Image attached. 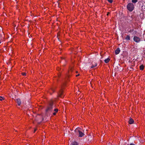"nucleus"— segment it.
Returning a JSON list of instances; mask_svg holds the SVG:
<instances>
[{
	"label": "nucleus",
	"mask_w": 145,
	"mask_h": 145,
	"mask_svg": "<svg viewBox=\"0 0 145 145\" xmlns=\"http://www.w3.org/2000/svg\"><path fill=\"white\" fill-rule=\"evenodd\" d=\"M140 68L141 70H142L144 69V66L143 65H141L140 66Z\"/></svg>",
	"instance_id": "nucleus-13"
},
{
	"label": "nucleus",
	"mask_w": 145,
	"mask_h": 145,
	"mask_svg": "<svg viewBox=\"0 0 145 145\" xmlns=\"http://www.w3.org/2000/svg\"><path fill=\"white\" fill-rule=\"evenodd\" d=\"M138 1V0H132V2L133 3H136Z\"/></svg>",
	"instance_id": "nucleus-14"
},
{
	"label": "nucleus",
	"mask_w": 145,
	"mask_h": 145,
	"mask_svg": "<svg viewBox=\"0 0 145 145\" xmlns=\"http://www.w3.org/2000/svg\"><path fill=\"white\" fill-rule=\"evenodd\" d=\"M107 0L110 3H112L113 1V0Z\"/></svg>",
	"instance_id": "nucleus-17"
},
{
	"label": "nucleus",
	"mask_w": 145,
	"mask_h": 145,
	"mask_svg": "<svg viewBox=\"0 0 145 145\" xmlns=\"http://www.w3.org/2000/svg\"><path fill=\"white\" fill-rule=\"evenodd\" d=\"M129 68H130L129 69H130V71H131V70L133 69V68L132 67H129Z\"/></svg>",
	"instance_id": "nucleus-20"
},
{
	"label": "nucleus",
	"mask_w": 145,
	"mask_h": 145,
	"mask_svg": "<svg viewBox=\"0 0 145 145\" xmlns=\"http://www.w3.org/2000/svg\"><path fill=\"white\" fill-rule=\"evenodd\" d=\"M110 61V59L109 58H107L104 60L105 62L106 63H108Z\"/></svg>",
	"instance_id": "nucleus-9"
},
{
	"label": "nucleus",
	"mask_w": 145,
	"mask_h": 145,
	"mask_svg": "<svg viewBox=\"0 0 145 145\" xmlns=\"http://www.w3.org/2000/svg\"><path fill=\"white\" fill-rule=\"evenodd\" d=\"M36 130H37V129H35L34 130V133H35V131H36Z\"/></svg>",
	"instance_id": "nucleus-24"
},
{
	"label": "nucleus",
	"mask_w": 145,
	"mask_h": 145,
	"mask_svg": "<svg viewBox=\"0 0 145 145\" xmlns=\"http://www.w3.org/2000/svg\"><path fill=\"white\" fill-rule=\"evenodd\" d=\"M59 96L61 98H63L64 96V95L63 93V91L61 89H60L59 92L57 93Z\"/></svg>",
	"instance_id": "nucleus-3"
},
{
	"label": "nucleus",
	"mask_w": 145,
	"mask_h": 145,
	"mask_svg": "<svg viewBox=\"0 0 145 145\" xmlns=\"http://www.w3.org/2000/svg\"><path fill=\"white\" fill-rule=\"evenodd\" d=\"M22 74L23 76H25L26 75V73L25 72H23L22 73Z\"/></svg>",
	"instance_id": "nucleus-18"
},
{
	"label": "nucleus",
	"mask_w": 145,
	"mask_h": 145,
	"mask_svg": "<svg viewBox=\"0 0 145 145\" xmlns=\"http://www.w3.org/2000/svg\"><path fill=\"white\" fill-rule=\"evenodd\" d=\"M120 51V48H117L115 51V54L116 55L118 54L119 53Z\"/></svg>",
	"instance_id": "nucleus-8"
},
{
	"label": "nucleus",
	"mask_w": 145,
	"mask_h": 145,
	"mask_svg": "<svg viewBox=\"0 0 145 145\" xmlns=\"http://www.w3.org/2000/svg\"><path fill=\"white\" fill-rule=\"evenodd\" d=\"M4 98L1 96H0V100L1 101L4 99Z\"/></svg>",
	"instance_id": "nucleus-15"
},
{
	"label": "nucleus",
	"mask_w": 145,
	"mask_h": 145,
	"mask_svg": "<svg viewBox=\"0 0 145 145\" xmlns=\"http://www.w3.org/2000/svg\"><path fill=\"white\" fill-rule=\"evenodd\" d=\"M16 103L18 106H20L21 103V101L20 99H16Z\"/></svg>",
	"instance_id": "nucleus-5"
},
{
	"label": "nucleus",
	"mask_w": 145,
	"mask_h": 145,
	"mask_svg": "<svg viewBox=\"0 0 145 145\" xmlns=\"http://www.w3.org/2000/svg\"><path fill=\"white\" fill-rule=\"evenodd\" d=\"M78 143L76 141L73 142L71 143V145H78Z\"/></svg>",
	"instance_id": "nucleus-10"
},
{
	"label": "nucleus",
	"mask_w": 145,
	"mask_h": 145,
	"mask_svg": "<svg viewBox=\"0 0 145 145\" xmlns=\"http://www.w3.org/2000/svg\"><path fill=\"white\" fill-rule=\"evenodd\" d=\"M54 111L55 112H57L58 111V109L57 108H55L54 109Z\"/></svg>",
	"instance_id": "nucleus-16"
},
{
	"label": "nucleus",
	"mask_w": 145,
	"mask_h": 145,
	"mask_svg": "<svg viewBox=\"0 0 145 145\" xmlns=\"http://www.w3.org/2000/svg\"><path fill=\"white\" fill-rule=\"evenodd\" d=\"M127 9L130 12L132 11L134 8V5L133 3H129L127 6Z\"/></svg>",
	"instance_id": "nucleus-2"
},
{
	"label": "nucleus",
	"mask_w": 145,
	"mask_h": 145,
	"mask_svg": "<svg viewBox=\"0 0 145 145\" xmlns=\"http://www.w3.org/2000/svg\"><path fill=\"white\" fill-rule=\"evenodd\" d=\"M78 132L79 133V137H82L84 135V134L82 132H81L80 131H78Z\"/></svg>",
	"instance_id": "nucleus-7"
},
{
	"label": "nucleus",
	"mask_w": 145,
	"mask_h": 145,
	"mask_svg": "<svg viewBox=\"0 0 145 145\" xmlns=\"http://www.w3.org/2000/svg\"><path fill=\"white\" fill-rule=\"evenodd\" d=\"M110 14V12H108V13L107 14V15L108 16Z\"/></svg>",
	"instance_id": "nucleus-21"
},
{
	"label": "nucleus",
	"mask_w": 145,
	"mask_h": 145,
	"mask_svg": "<svg viewBox=\"0 0 145 145\" xmlns=\"http://www.w3.org/2000/svg\"><path fill=\"white\" fill-rule=\"evenodd\" d=\"M128 122L129 124H132L134 123V121L133 119L130 117L129 118Z\"/></svg>",
	"instance_id": "nucleus-6"
},
{
	"label": "nucleus",
	"mask_w": 145,
	"mask_h": 145,
	"mask_svg": "<svg viewBox=\"0 0 145 145\" xmlns=\"http://www.w3.org/2000/svg\"><path fill=\"white\" fill-rule=\"evenodd\" d=\"M125 39L126 40H130V36L129 35H127Z\"/></svg>",
	"instance_id": "nucleus-12"
},
{
	"label": "nucleus",
	"mask_w": 145,
	"mask_h": 145,
	"mask_svg": "<svg viewBox=\"0 0 145 145\" xmlns=\"http://www.w3.org/2000/svg\"><path fill=\"white\" fill-rule=\"evenodd\" d=\"M97 65L96 63H95L94 64H93L91 67V69L93 68L96 67L97 66Z\"/></svg>",
	"instance_id": "nucleus-11"
},
{
	"label": "nucleus",
	"mask_w": 145,
	"mask_h": 145,
	"mask_svg": "<svg viewBox=\"0 0 145 145\" xmlns=\"http://www.w3.org/2000/svg\"><path fill=\"white\" fill-rule=\"evenodd\" d=\"M51 90L52 91H53V92H55V90H54V89L53 88H52Z\"/></svg>",
	"instance_id": "nucleus-19"
},
{
	"label": "nucleus",
	"mask_w": 145,
	"mask_h": 145,
	"mask_svg": "<svg viewBox=\"0 0 145 145\" xmlns=\"http://www.w3.org/2000/svg\"><path fill=\"white\" fill-rule=\"evenodd\" d=\"M54 107L53 102L51 101L50 102L47 107L45 111L46 113H48L51 112L52 110Z\"/></svg>",
	"instance_id": "nucleus-1"
},
{
	"label": "nucleus",
	"mask_w": 145,
	"mask_h": 145,
	"mask_svg": "<svg viewBox=\"0 0 145 145\" xmlns=\"http://www.w3.org/2000/svg\"><path fill=\"white\" fill-rule=\"evenodd\" d=\"M56 112H54L53 113V115H56Z\"/></svg>",
	"instance_id": "nucleus-22"
},
{
	"label": "nucleus",
	"mask_w": 145,
	"mask_h": 145,
	"mask_svg": "<svg viewBox=\"0 0 145 145\" xmlns=\"http://www.w3.org/2000/svg\"><path fill=\"white\" fill-rule=\"evenodd\" d=\"M79 74H77V75H76V76H79Z\"/></svg>",
	"instance_id": "nucleus-25"
},
{
	"label": "nucleus",
	"mask_w": 145,
	"mask_h": 145,
	"mask_svg": "<svg viewBox=\"0 0 145 145\" xmlns=\"http://www.w3.org/2000/svg\"><path fill=\"white\" fill-rule=\"evenodd\" d=\"M50 93V94H51V95L52 94L51 93Z\"/></svg>",
	"instance_id": "nucleus-26"
},
{
	"label": "nucleus",
	"mask_w": 145,
	"mask_h": 145,
	"mask_svg": "<svg viewBox=\"0 0 145 145\" xmlns=\"http://www.w3.org/2000/svg\"><path fill=\"white\" fill-rule=\"evenodd\" d=\"M133 40L137 43L139 42L140 41V39L137 36H135L133 38Z\"/></svg>",
	"instance_id": "nucleus-4"
},
{
	"label": "nucleus",
	"mask_w": 145,
	"mask_h": 145,
	"mask_svg": "<svg viewBox=\"0 0 145 145\" xmlns=\"http://www.w3.org/2000/svg\"><path fill=\"white\" fill-rule=\"evenodd\" d=\"M130 145H135L133 143H131L130 144Z\"/></svg>",
	"instance_id": "nucleus-23"
}]
</instances>
